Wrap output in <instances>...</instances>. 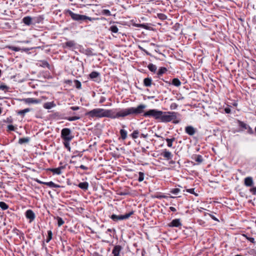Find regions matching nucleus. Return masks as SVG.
I'll use <instances>...</instances> for the list:
<instances>
[{
  "label": "nucleus",
  "instance_id": "obj_1",
  "mask_svg": "<svg viewBox=\"0 0 256 256\" xmlns=\"http://www.w3.org/2000/svg\"><path fill=\"white\" fill-rule=\"evenodd\" d=\"M146 108L144 104H140L136 108L130 107L126 108L104 109L100 108H94L86 113V115L90 118H108L112 119L124 118L128 116H134L143 112Z\"/></svg>",
  "mask_w": 256,
  "mask_h": 256
},
{
  "label": "nucleus",
  "instance_id": "obj_2",
  "mask_svg": "<svg viewBox=\"0 0 256 256\" xmlns=\"http://www.w3.org/2000/svg\"><path fill=\"white\" fill-rule=\"evenodd\" d=\"M178 112H163L156 109L148 110L144 114V117L152 116L158 122L167 123L173 120V123L176 124L180 120H176Z\"/></svg>",
  "mask_w": 256,
  "mask_h": 256
},
{
  "label": "nucleus",
  "instance_id": "obj_3",
  "mask_svg": "<svg viewBox=\"0 0 256 256\" xmlns=\"http://www.w3.org/2000/svg\"><path fill=\"white\" fill-rule=\"evenodd\" d=\"M66 13L68 14L70 16L71 18L76 21H84L87 20L90 21H93L97 19L94 18L89 17L85 15L75 14L70 10H66Z\"/></svg>",
  "mask_w": 256,
  "mask_h": 256
},
{
  "label": "nucleus",
  "instance_id": "obj_4",
  "mask_svg": "<svg viewBox=\"0 0 256 256\" xmlns=\"http://www.w3.org/2000/svg\"><path fill=\"white\" fill-rule=\"evenodd\" d=\"M61 138L64 140L71 141L74 136L69 128H64L61 130Z\"/></svg>",
  "mask_w": 256,
  "mask_h": 256
},
{
  "label": "nucleus",
  "instance_id": "obj_5",
  "mask_svg": "<svg viewBox=\"0 0 256 256\" xmlns=\"http://www.w3.org/2000/svg\"><path fill=\"white\" fill-rule=\"evenodd\" d=\"M134 212L131 211L130 212L124 215H116L113 214L111 216L110 218L114 221L117 222L118 220H122L128 218L132 214H133Z\"/></svg>",
  "mask_w": 256,
  "mask_h": 256
},
{
  "label": "nucleus",
  "instance_id": "obj_6",
  "mask_svg": "<svg viewBox=\"0 0 256 256\" xmlns=\"http://www.w3.org/2000/svg\"><path fill=\"white\" fill-rule=\"evenodd\" d=\"M24 102L28 104H39L41 102V100L39 99H36L34 98H24L22 100Z\"/></svg>",
  "mask_w": 256,
  "mask_h": 256
},
{
  "label": "nucleus",
  "instance_id": "obj_7",
  "mask_svg": "<svg viewBox=\"0 0 256 256\" xmlns=\"http://www.w3.org/2000/svg\"><path fill=\"white\" fill-rule=\"evenodd\" d=\"M26 216L30 220V222H32L34 220L36 216L32 210H28L26 212Z\"/></svg>",
  "mask_w": 256,
  "mask_h": 256
},
{
  "label": "nucleus",
  "instance_id": "obj_8",
  "mask_svg": "<svg viewBox=\"0 0 256 256\" xmlns=\"http://www.w3.org/2000/svg\"><path fill=\"white\" fill-rule=\"evenodd\" d=\"M182 224L180 222V219H174L173 220L170 224H168V226L170 227H180L182 226Z\"/></svg>",
  "mask_w": 256,
  "mask_h": 256
},
{
  "label": "nucleus",
  "instance_id": "obj_9",
  "mask_svg": "<svg viewBox=\"0 0 256 256\" xmlns=\"http://www.w3.org/2000/svg\"><path fill=\"white\" fill-rule=\"evenodd\" d=\"M246 131V132L252 134L253 133V130L248 125L241 122V132Z\"/></svg>",
  "mask_w": 256,
  "mask_h": 256
},
{
  "label": "nucleus",
  "instance_id": "obj_10",
  "mask_svg": "<svg viewBox=\"0 0 256 256\" xmlns=\"http://www.w3.org/2000/svg\"><path fill=\"white\" fill-rule=\"evenodd\" d=\"M185 132L187 134L192 136L196 132V129L192 126H188L185 128Z\"/></svg>",
  "mask_w": 256,
  "mask_h": 256
},
{
  "label": "nucleus",
  "instance_id": "obj_11",
  "mask_svg": "<svg viewBox=\"0 0 256 256\" xmlns=\"http://www.w3.org/2000/svg\"><path fill=\"white\" fill-rule=\"evenodd\" d=\"M122 248V246L120 245L115 246L112 250V254H114V256H120V252Z\"/></svg>",
  "mask_w": 256,
  "mask_h": 256
},
{
  "label": "nucleus",
  "instance_id": "obj_12",
  "mask_svg": "<svg viewBox=\"0 0 256 256\" xmlns=\"http://www.w3.org/2000/svg\"><path fill=\"white\" fill-rule=\"evenodd\" d=\"M161 155L167 160H171L172 158V154L171 152L164 149L163 150Z\"/></svg>",
  "mask_w": 256,
  "mask_h": 256
},
{
  "label": "nucleus",
  "instance_id": "obj_13",
  "mask_svg": "<svg viewBox=\"0 0 256 256\" xmlns=\"http://www.w3.org/2000/svg\"><path fill=\"white\" fill-rule=\"evenodd\" d=\"M7 48L12 50L15 52H19V51H24V52H28L30 50L28 48H20L19 47H16L14 46H8Z\"/></svg>",
  "mask_w": 256,
  "mask_h": 256
},
{
  "label": "nucleus",
  "instance_id": "obj_14",
  "mask_svg": "<svg viewBox=\"0 0 256 256\" xmlns=\"http://www.w3.org/2000/svg\"><path fill=\"white\" fill-rule=\"evenodd\" d=\"M62 45V47L64 48H72L75 47L76 43L74 40H70L63 44Z\"/></svg>",
  "mask_w": 256,
  "mask_h": 256
},
{
  "label": "nucleus",
  "instance_id": "obj_15",
  "mask_svg": "<svg viewBox=\"0 0 256 256\" xmlns=\"http://www.w3.org/2000/svg\"><path fill=\"white\" fill-rule=\"evenodd\" d=\"M244 184L246 186H252L254 184L252 178L250 176L244 179Z\"/></svg>",
  "mask_w": 256,
  "mask_h": 256
},
{
  "label": "nucleus",
  "instance_id": "obj_16",
  "mask_svg": "<svg viewBox=\"0 0 256 256\" xmlns=\"http://www.w3.org/2000/svg\"><path fill=\"white\" fill-rule=\"evenodd\" d=\"M64 168V166H60L55 168H50L49 170L52 172L54 174L60 175L62 174V170Z\"/></svg>",
  "mask_w": 256,
  "mask_h": 256
},
{
  "label": "nucleus",
  "instance_id": "obj_17",
  "mask_svg": "<svg viewBox=\"0 0 256 256\" xmlns=\"http://www.w3.org/2000/svg\"><path fill=\"white\" fill-rule=\"evenodd\" d=\"M56 106V104L52 102H46L44 104V108L46 109L49 110Z\"/></svg>",
  "mask_w": 256,
  "mask_h": 256
},
{
  "label": "nucleus",
  "instance_id": "obj_18",
  "mask_svg": "<svg viewBox=\"0 0 256 256\" xmlns=\"http://www.w3.org/2000/svg\"><path fill=\"white\" fill-rule=\"evenodd\" d=\"M78 186L82 190H87L88 188V183L86 182H80L78 184Z\"/></svg>",
  "mask_w": 256,
  "mask_h": 256
},
{
  "label": "nucleus",
  "instance_id": "obj_19",
  "mask_svg": "<svg viewBox=\"0 0 256 256\" xmlns=\"http://www.w3.org/2000/svg\"><path fill=\"white\" fill-rule=\"evenodd\" d=\"M32 18L30 16H26L24 18H23L22 19V21L24 22V23L26 24V25H28V26H30L32 24Z\"/></svg>",
  "mask_w": 256,
  "mask_h": 256
},
{
  "label": "nucleus",
  "instance_id": "obj_20",
  "mask_svg": "<svg viewBox=\"0 0 256 256\" xmlns=\"http://www.w3.org/2000/svg\"><path fill=\"white\" fill-rule=\"evenodd\" d=\"M168 71V70L165 67H160L158 69V70L157 72V74L158 77L162 76L163 74L166 73Z\"/></svg>",
  "mask_w": 256,
  "mask_h": 256
},
{
  "label": "nucleus",
  "instance_id": "obj_21",
  "mask_svg": "<svg viewBox=\"0 0 256 256\" xmlns=\"http://www.w3.org/2000/svg\"><path fill=\"white\" fill-rule=\"evenodd\" d=\"M44 184L46 185L50 188H57L60 187V186L54 184V182L52 181L49 182H44Z\"/></svg>",
  "mask_w": 256,
  "mask_h": 256
},
{
  "label": "nucleus",
  "instance_id": "obj_22",
  "mask_svg": "<svg viewBox=\"0 0 256 256\" xmlns=\"http://www.w3.org/2000/svg\"><path fill=\"white\" fill-rule=\"evenodd\" d=\"M152 82V80L151 78H146L144 80V84L146 86H150Z\"/></svg>",
  "mask_w": 256,
  "mask_h": 256
},
{
  "label": "nucleus",
  "instance_id": "obj_23",
  "mask_svg": "<svg viewBox=\"0 0 256 256\" xmlns=\"http://www.w3.org/2000/svg\"><path fill=\"white\" fill-rule=\"evenodd\" d=\"M148 68L149 70L154 73H155L157 70L156 66L152 64H150L148 66Z\"/></svg>",
  "mask_w": 256,
  "mask_h": 256
},
{
  "label": "nucleus",
  "instance_id": "obj_24",
  "mask_svg": "<svg viewBox=\"0 0 256 256\" xmlns=\"http://www.w3.org/2000/svg\"><path fill=\"white\" fill-rule=\"evenodd\" d=\"M30 138L28 137L22 138L18 140V143L20 144L28 143L30 142Z\"/></svg>",
  "mask_w": 256,
  "mask_h": 256
},
{
  "label": "nucleus",
  "instance_id": "obj_25",
  "mask_svg": "<svg viewBox=\"0 0 256 256\" xmlns=\"http://www.w3.org/2000/svg\"><path fill=\"white\" fill-rule=\"evenodd\" d=\"M100 75V74L99 72L94 71V72H92L89 74V76H90V78L94 80V79L98 78V76H99Z\"/></svg>",
  "mask_w": 256,
  "mask_h": 256
},
{
  "label": "nucleus",
  "instance_id": "obj_26",
  "mask_svg": "<svg viewBox=\"0 0 256 256\" xmlns=\"http://www.w3.org/2000/svg\"><path fill=\"white\" fill-rule=\"evenodd\" d=\"M120 132L121 138L123 140H126V138H127V132L124 129H121L120 130Z\"/></svg>",
  "mask_w": 256,
  "mask_h": 256
},
{
  "label": "nucleus",
  "instance_id": "obj_27",
  "mask_svg": "<svg viewBox=\"0 0 256 256\" xmlns=\"http://www.w3.org/2000/svg\"><path fill=\"white\" fill-rule=\"evenodd\" d=\"M175 140L174 138H166V140L167 142V146L170 148H172V142Z\"/></svg>",
  "mask_w": 256,
  "mask_h": 256
},
{
  "label": "nucleus",
  "instance_id": "obj_28",
  "mask_svg": "<svg viewBox=\"0 0 256 256\" xmlns=\"http://www.w3.org/2000/svg\"><path fill=\"white\" fill-rule=\"evenodd\" d=\"M172 84L176 86H179L181 85L180 81L177 78H174L172 80Z\"/></svg>",
  "mask_w": 256,
  "mask_h": 256
},
{
  "label": "nucleus",
  "instance_id": "obj_29",
  "mask_svg": "<svg viewBox=\"0 0 256 256\" xmlns=\"http://www.w3.org/2000/svg\"><path fill=\"white\" fill-rule=\"evenodd\" d=\"M0 208L3 210H6L8 208V205L3 202H0Z\"/></svg>",
  "mask_w": 256,
  "mask_h": 256
},
{
  "label": "nucleus",
  "instance_id": "obj_30",
  "mask_svg": "<svg viewBox=\"0 0 256 256\" xmlns=\"http://www.w3.org/2000/svg\"><path fill=\"white\" fill-rule=\"evenodd\" d=\"M52 232L50 230L48 232V236L46 240V242H48L52 239Z\"/></svg>",
  "mask_w": 256,
  "mask_h": 256
},
{
  "label": "nucleus",
  "instance_id": "obj_31",
  "mask_svg": "<svg viewBox=\"0 0 256 256\" xmlns=\"http://www.w3.org/2000/svg\"><path fill=\"white\" fill-rule=\"evenodd\" d=\"M30 111V108H26L18 112V114L20 115L24 116L26 113Z\"/></svg>",
  "mask_w": 256,
  "mask_h": 256
},
{
  "label": "nucleus",
  "instance_id": "obj_32",
  "mask_svg": "<svg viewBox=\"0 0 256 256\" xmlns=\"http://www.w3.org/2000/svg\"><path fill=\"white\" fill-rule=\"evenodd\" d=\"M80 118V117L78 116L67 117V118H65L66 120H67L70 122L76 120H79Z\"/></svg>",
  "mask_w": 256,
  "mask_h": 256
},
{
  "label": "nucleus",
  "instance_id": "obj_33",
  "mask_svg": "<svg viewBox=\"0 0 256 256\" xmlns=\"http://www.w3.org/2000/svg\"><path fill=\"white\" fill-rule=\"evenodd\" d=\"M139 134V132L138 130H134L132 133L131 134V136L132 138L136 139L138 138V135Z\"/></svg>",
  "mask_w": 256,
  "mask_h": 256
},
{
  "label": "nucleus",
  "instance_id": "obj_34",
  "mask_svg": "<svg viewBox=\"0 0 256 256\" xmlns=\"http://www.w3.org/2000/svg\"><path fill=\"white\" fill-rule=\"evenodd\" d=\"M194 160L196 162L200 163L203 161V158L202 156L200 155H196L194 158Z\"/></svg>",
  "mask_w": 256,
  "mask_h": 256
},
{
  "label": "nucleus",
  "instance_id": "obj_35",
  "mask_svg": "<svg viewBox=\"0 0 256 256\" xmlns=\"http://www.w3.org/2000/svg\"><path fill=\"white\" fill-rule=\"evenodd\" d=\"M56 219L58 220V226H60L64 224V220H62V218L58 216L56 218Z\"/></svg>",
  "mask_w": 256,
  "mask_h": 256
},
{
  "label": "nucleus",
  "instance_id": "obj_36",
  "mask_svg": "<svg viewBox=\"0 0 256 256\" xmlns=\"http://www.w3.org/2000/svg\"><path fill=\"white\" fill-rule=\"evenodd\" d=\"M110 30L114 33H116L118 32V27L114 25L110 27Z\"/></svg>",
  "mask_w": 256,
  "mask_h": 256
},
{
  "label": "nucleus",
  "instance_id": "obj_37",
  "mask_svg": "<svg viewBox=\"0 0 256 256\" xmlns=\"http://www.w3.org/2000/svg\"><path fill=\"white\" fill-rule=\"evenodd\" d=\"M102 14L103 15L106 16H111L110 12L108 10H103L102 12Z\"/></svg>",
  "mask_w": 256,
  "mask_h": 256
},
{
  "label": "nucleus",
  "instance_id": "obj_38",
  "mask_svg": "<svg viewBox=\"0 0 256 256\" xmlns=\"http://www.w3.org/2000/svg\"><path fill=\"white\" fill-rule=\"evenodd\" d=\"M170 192L174 194H178L180 192V189L174 188L170 190Z\"/></svg>",
  "mask_w": 256,
  "mask_h": 256
},
{
  "label": "nucleus",
  "instance_id": "obj_39",
  "mask_svg": "<svg viewBox=\"0 0 256 256\" xmlns=\"http://www.w3.org/2000/svg\"><path fill=\"white\" fill-rule=\"evenodd\" d=\"M138 174H139V176H138V180L140 182H141L143 181L144 180V174L142 172H140Z\"/></svg>",
  "mask_w": 256,
  "mask_h": 256
},
{
  "label": "nucleus",
  "instance_id": "obj_40",
  "mask_svg": "<svg viewBox=\"0 0 256 256\" xmlns=\"http://www.w3.org/2000/svg\"><path fill=\"white\" fill-rule=\"evenodd\" d=\"M178 106V105L176 103L173 102L170 105V109L171 110H174L177 108Z\"/></svg>",
  "mask_w": 256,
  "mask_h": 256
},
{
  "label": "nucleus",
  "instance_id": "obj_41",
  "mask_svg": "<svg viewBox=\"0 0 256 256\" xmlns=\"http://www.w3.org/2000/svg\"><path fill=\"white\" fill-rule=\"evenodd\" d=\"M242 236L246 237L248 240H250L251 242L254 244L255 243L254 238H248L244 234H242Z\"/></svg>",
  "mask_w": 256,
  "mask_h": 256
},
{
  "label": "nucleus",
  "instance_id": "obj_42",
  "mask_svg": "<svg viewBox=\"0 0 256 256\" xmlns=\"http://www.w3.org/2000/svg\"><path fill=\"white\" fill-rule=\"evenodd\" d=\"M70 141L64 140V142L65 147L68 148L69 150H70Z\"/></svg>",
  "mask_w": 256,
  "mask_h": 256
},
{
  "label": "nucleus",
  "instance_id": "obj_43",
  "mask_svg": "<svg viewBox=\"0 0 256 256\" xmlns=\"http://www.w3.org/2000/svg\"><path fill=\"white\" fill-rule=\"evenodd\" d=\"M74 82H75V84H76V88H80V87H81V83H80V82H79L78 80H76L74 81Z\"/></svg>",
  "mask_w": 256,
  "mask_h": 256
},
{
  "label": "nucleus",
  "instance_id": "obj_44",
  "mask_svg": "<svg viewBox=\"0 0 256 256\" xmlns=\"http://www.w3.org/2000/svg\"><path fill=\"white\" fill-rule=\"evenodd\" d=\"M8 88V87L6 85H0V90H7Z\"/></svg>",
  "mask_w": 256,
  "mask_h": 256
},
{
  "label": "nucleus",
  "instance_id": "obj_45",
  "mask_svg": "<svg viewBox=\"0 0 256 256\" xmlns=\"http://www.w3.org/2000/svg\"><path fill=\"white\" fill-rule=\"evenodd\" d=\"M8 128L10 130L14 131L15 130L14 127L12 125H8Z\"/></svg>",
  "mask_w": 256,
  "mask_h": 256
},
{
  "label": "nucleus",
  "instance_id": "obj_46",
  "mask_svg": "<svg viewBox=\"0 0 256 256\" xmlns=\"http://www.w3.org/2000/svg\"><path fill=\"white\" fill-rule=\"evenodd\" d=\"M138 27L146 29L148 28V26L144 24H139L137 25Z\"/></svg>",
  "mask_w": 256,
  "mask_h": 256
},
{
  "label": "nucleus",
  "instance_id": "obj_47",
  "mask_svg": "<svg viewBox=\"0 0 256 256\" xmlns=\"http://www.w3.org/2000/svg\"><path fill=\"white\" fill-rule=\"evenodd\" d=\"M194 188H190V189L187 190V192L190 194H194L196 196H197V194L194 193Z\"/></svg>",
  "mask_w": 256,
  "mask_h": 256
},
{
  "label": "nucleus",
  "instance_id": "obj_48",
  "mask_svg": "<svg viewBox=\"0 0 256 256\" xmlns=\"http://www.w3.org/2000/svg\"><path fill=\"white\" fill-rule=\"evenodd\" d=\"M250 192L253 194H256V187L252 188H250Z\"/></svg>",
  "mask_w": 256,
  "mask_h": 256
},
{
  "label": "nucleus",
  "instance_id": "obj_49",
  "mask_svg": "<svg viewBox=\"0 0 256 256\" xmlns=\"http://www.w3.org/2000/svg\"><path fill=\"white\" fill-rule=\"evenodd\" d=\"M70 109L73 110H78L80 109V108L78 106H72L70 107Z\"/></svg>",
  "mask_w": 256,
  "mask_h": 256
},
{
  "label": "nucleus",
  "instance_id": "obj_50",
  "mask_svg": "<svg viewBox=\"0 0 256 256\" xmlns=\"http://www.w3.org/2000/svg\"><path fill=\"white\" fill-rule=\"evenodd\" d=\"M80 168L81 169L84 170H88V168L86 166H84V165L80 166Z\"/></svg>",
  "mask_w": 256,
  "mask_h": 256
},
{
  "label": "nucleus",
  "instance_id": "obj_51",
  "mask_svg": "<svg viewBox=\"0 0 256 256\" xmlns=\"http://www.w3.org/2000/svg\"><path fill=\"white\" fill-rule=\"evenodd\" d=\"M224 111H225L226 113L229 114L230 112V108H226L224 109Z\"/></svg>",
  "mask_w": 256,
  "mask_h": 256
},
{
  "label": "nucleus",
  "instance_id": "obj_52",
  "mask_svg": "<svg viewBox=\"0 0 256 256\" xmlns=\"http://www.w3.org/2000/svg\"><path fill=\"white\" fill-rule=\"evenodd\" d=\"M170 210L172 212H176V208H174V207H172V206H170Z\"/></svg>",
  "mask_w": 256,
  "mask_h": 256
},
{
  "label": "nucleus",
  "instance_id": "obj_53",
  "mask_svg": "<svg viewBox=\"0 0 256 256\" xmlns=\"http://www.w3.org/2000/svg\"><path fill=\"white\" fill-rule=\"evenodd\" d=\"M106 100V98L104 97H102L100 100V103L104 102Z\"/></svg>",
  "mask_w": 256,
  "mask_h": 256
},
{
  "label": "nucleus",
  "instance_id": "obj_54",
  "mask_svg": "<svg viewBox=\"0 0 256 256\" xmlns=\"http://www.w3.org/2000/svg\"><path fill=\"white\" fill-rule=\"evenodd\" d=\"M141 136L144 138H146L148 136V134H140Z\"/></svg>",
  "mask_w": 256,
  "mask_h": 256
},
{
  "label": "nucleus",
  "instance_id": "obj_55",
  "mask_svg": "<svg viewBox=\"0 0 256 256\" xmlns=\"http://www.w3.org/2000/svg\"><path fill=\"white\" fill-rule=\"evenodd\" d=\"M30 42L29 40H24V41H18V42H22V43H25V44H28Z\"/></svg>",
  "mask_w": 256,
  "mask_h": 256
},
{
  "label": "nucleus",
  "instance_id": "obj_56",
  "mask_svg": "<svg viewBox=\"0 0 256 256\" xmlns=\"http://www.w3.org/2000/svg\"><path fill=\"white\" fill-rule=\"evenodd\" d=\"M112 231H115V230L110 228H108L106 232V233H108V232H112Z\"/></svg>",
  "mask_w": 256,
  "mask_h": 256
},
{
  "label": "nucleus",
  "instance_id": "obj_57",
  "mask_svg": "<svg viewBox=\"0 0 256 256\" xmlns=\"http://www.w3.org/2000/svg\"><path fill=\"white\" fill-rule=\"evenodd\" d=\"M42 63L44 66H49V64L46 61Z\"/></svg>",
  "mask_w": 256,
  "mask_h": 256
},
{
  "label": "nucleus",
  "instance_id": "obj_58",
  "mask_svg": "<svg viewBox=\"0 0 256 256\" xmlns=\"http://www.w3.org/2000/svg\"><path fill=\"white\" fill-rule=\"evenodd\" d=\"M142 52H144L147 55H150V54L144 49V50H142Z\"/></svg>",
  "mask_w": 256,
  "mask_h": 256
},
{
  "label": "nucleus",
  "instance_id": "obj_59",
  "mask_svg": "<svg viewBox=\"0 0 256 256\" xmlns=\"http://www.w3.org/2000/svg\"><path fill=\"white\" fill-rule=\"evenodd\" d=\"M142 52H144L147 55H150V54L144 49V50H142Z\"/></svg>",
  "mask_w": 256,
  "mask_h": 256
},
{
  "label": "nucleus",
  "instance_id": "obj_60",
  "mask_svg": "<svg viewBox=\"0 0 256 256\" xmlns=\"http://www.w3.org/2000/svg\"><path fill=\"white\" fill-rule=\"evenodd\" d=\"M211 217L213 220H218V219L216 218H215L214 216H211Z\"/></svg>",
  "mask_w": 256,
  "mask_h": 256
},
{
  "label": "nucleus",
  "instance_id": "obj_61",
  "mask_svg": "<svg viewBox=\"0 0 256 256\" xmlns=\"http://www.w3.org/2000/svg\"><path fill=\"white\" fill-rule=\"evenodd\" d=\"M36 182H38L39 184H44V182H42V181H40V180H36Z\"/></svg>",
  "mask_w": 256,
  "mask_h": 256
},
{
  "label": "nucleus",
  "instance_id": "obj_62",
  "mask_svg": "<svg viewBox=\"0 0 256 256\" xmlns=\"http://www.w3.org/2000/svg\"><path fill=\"white\" fill-rule=\"evenodd\" d=\"M139 48L142 50H144V49L140 46H138Z\"/></svg>",
  "mask_w": 256,
  "mask_h": 256
},
{
  "label": "nucleus",
  "instance_id": "obj_63",
  "mask_svg": "<svg viewBox=\"0 0 256 256\" xmlns=\"http://www.w3.org/2000/svg\"><path fill=\"white\" fill-rule=\"evenodd\" d=\"M142 151L143 152H145L146 151V149H145L144 148H142Z\"/></svg>",
  "mask_w": 256,
  "mask_h": 256
},
{
  "label": "nucleus",
  "instance_id": "obj_64",
  "mask_svg": "<svg viewBox=\"0 0 256 256\" xmlns=\"http://www.w3.org/2000/svg\"><path fill=\"white\" fill-rule=\"evenodd\" d=\"M155 136H156L157 138H160V136H159L158 135L156 134H155Z\"/></svg>",
  "mask_w": 256,
  "mask_h": 256
}]
</instances>
